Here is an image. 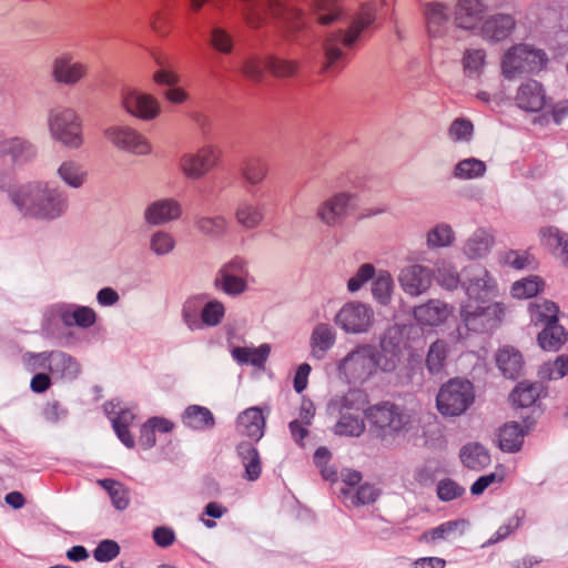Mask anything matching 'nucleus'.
I'll list each match as a JSON object with an SVG mask.
<instances>
[{
  "label": "nucleus",
  "instance_id": "nucleus-1",
  "mask_svg": "<svg viewBox=\"0 0 568 568\" xmlns=\"http://www.w3.org/2000/svg\"><path fill=\"white\" fill-rule=\"evenodd\" d=\"M402 356L399 343L393 337H382L378 346L359 343L336 363L341 378L351 385H364L378 372L393 373Z\"/></svg>",
  "mask_w": 568,
  "mask_h": 568
},
{
  "label": "nucleus",
  "instance_id": "nucleus-2",
  "mask_svg": "<svg viewBox=\"0 0 568 568\" xmlns=\"http://www.w3.org/2000/svg\"><path fill=\"white\" fill-rule=\"evenodd\" d=\"M9 196L21 215L41 222L57 221L63 217L70 207L67 191L43 180L22 184L11 191Z\"/></svg>",
  "mask_w": 568,
  "mask_h": 568
},
{
  "label": "nucleus",
  "instance_id": "nucleus-3",
  "mask_svg": "<svg viewBox=\"0 0 568 568\" xmlns=\"http://www.w3.org/2000/svg\"><path fill=\"white\" fill-rule=\"evenodd\" d=\"M376 16V3L374 1L363 2L357 12L352 17L348 30H338L328 36L323 44L325 64L324 70L333 68L338 61L345 58L342 48H352L362 31L369 27Z\"/></svg>",
  "mask_w": 568,
  "mask_h": 568
},
{
  "label": "nucleus",
  "instance_id": "nucleus-4",
  "mask_svg": "<svg viewBox=\"0 0 568 568\" xmlns=\"http://www.w3.org/2000/svg\"><path fill=\"white\" fill-rule=\"evenodd\" d=\"M548 62L546 52L527 43L510 47L503 55V75L513 80L524 73H534L542 70Z\"/></svg>",
  "mask_w": 568,
  "mask_h": 568
},
{
  "label": "nucleus",
  "instance_id": "nucleus-5",
  "mask_svg": "<svg viewBox=\"0 0 568 568\" xmlns=\"http://www.w3.org/2000/svg\"><path fill=\"white\" fill-rule=\"evenodd\" d=\"M475 400L473 384L463 378H452L439 388L436 396V407L445 417H456L464 414Z\"/></svg>",
  "mask_w": 568,
  "mask_h": 568
},
{
  "label": "nucleus",
  "instance_id": "nucleus-6",
  "mask_svg": "<svg viewBox=\"0 0 568 568\" xmlns=\"http://www.w3.org/2000/svg\"><path fill=\"white\" fill-rule=\"evenodd\" d=\"M505 315V306L499 302H466L460 307L463 326L477 334L489 333L497 328Z\"/></svg>",
  "mask_w": 568,
  "mask_h": 568
},
{
  "label": "nucleus",
  "instance_id": "nucleus-7",
  "mask_svg": "<svg viewBox=\"0 0 568 568\" xmlns=\"http://www.w3.org/2000/svg\"><path fill=\"white\" fill-rule=\"evenodd\" d=\"M48 130L51 138L69 149L83 144L81 120L71 108L55 106L48 113Z\"/></svg>",
  "mask_w": 568,
  "mask_h": 568
},
{
  "label": "nucleus",
  "instance_id": "nucleus-8",
  "mask_svg": "<svg viewBox=\"0 0 568 568\" xmlns=\"http://www.w3.org/2000/svg\"><path fill=\"white\" fill-rule=\"evenodd\" d=\"M248 262L242 256H233L215 273L213 287L227 296H240L248 288Z\"/></svg>",
  "mask_w": 568,
  "mask_h": 568
},
{
  "label": "nucleus",
  "instance_id": "nucleus-9",
  "mask_svg": "<svg viewBox=\"0 0 568 568\" xmlns=\"http://www.w3.org/2000/svg\"><path fill=\"white\" fill-rule=\"evenodd\" d=\"M462 287L470 302L484 303L498 294L495 277L481 265H470L463 270Z\"/></svg>",
  "mask_w": 568,
  "mask_h": 568
},
{
  "label": "nucleus",
  "instance_id": "nucleus-10",
  "mask_svg": "<svg viewBox=\"0 0 568 568\" xmlns=\"http://www.w3.org/2000/svg\"><path fill=\"white\" fill-rule=\"evenodd\" d=\"M357 194L342 191L332 194L316 209V217L328 227H341L356 209Z\"/></svg>",
  "mask_w": 568,
  "mask_h": 568
},
{
  "label": "nucleus",
  "instance_id": "nucleus-11",
  "mask_svg": "<svg viewBox=\"0 0 568 568\" xmlns=\"http://www.w3.org/2000/svg\"><path fill=\"white\" fill-rule=\"evenodd\" d=\"M375 313L369 304L353 301L345 303L336 313L335 324L347 334L367 333L374 323Z\"/></svg>",
  "mask_w": 568,
  "mask_h": 568
},
{
  "label": "nucleus",
  "instance_id": "nucleus-12",
  "mask_svg": "<svg viewBox=\"0 0 568 568\" xmlns=\"http://www.w3.org/2000/svg\"><path fill=\"white\" fill-rule=\"evenodd\" d=\"M369 422L384 434H395L407 430L410 415L405 408L389 402H382L365 410Z\"/></svg>",
  "mask_w": 568,
  "mask_h": 568
},
{
  "label": "nucleus",
  "instance_id": "nucleus-13",
  "mask_svg": "<svg viewBox=\"0 0 568 568\" xmlns=\"http://www.w3.org/2000/svg\"><path fill=\"white\" fill-rule=\"evenodd\" d=\"M105 139L116 149L134 155H149L152 145L149 140L128 124H112L104 130Z\"/></svg>",
  "mask_w": 568,
  "mask_h": 568
},
{
  "label": "nucleus",
  "instance_id": "nucleus-14",
  "mask_svg": "<svg viewBox=\"0 0 568 568\" xmlns=\"http://www.w3.org/2000/svg\"><path fill=\"white\" fill-rule=\"evenodd\" d=\"M420 8L427 36L432 39L444 38L452 26L450 4L439 0H430L423 2Z\"/></svg>",
  "mask_w": 568,
  "mask_h": 568
},
{
  "label": "nucleus",
  "instance_id": "nucleus-15",
  "mask_svg": "<svg viewBox=\"0 0 568 568\" xmlns=\"http://www.w3.org/2000/svg\"><path fill=\"white\" fill-rule=\"evenodd\" d=\"M219 161V151L206 145L196 152L184 153L179 161V166L187 179L197 180L213 169Z\"/></svg>",
  "mask_w": 568,
  "mask_h": 568
},
{
  "label": "nucleus",
  "instance_id": "nucleus-16",
  "mask_svg": "<svg viewBox=\"0 0 568 568\" xmlns=\"http://www.w3.org/2000/svg\"><path fill=\"white\" fill-rule=\"evenodd\" d=\"M121 105L129 114L143 121H151L160 113V104L154 97L133 88L122 90Z\"/></svg>",
  "mask_w": 568,
  "mask_h": 568
},
{
  "label": "nucleus",
  "instance_id": "nucleus-17",
  "mask_svg": "<svg viewBox=\"0 0 568 568\" xmlns=\"http://www.w3.org/2000/svg\"><path fill=\"white\" fill-rule=\"evenodd\" d=\"M434 272L420 264H410L403 267L398 274L402 290L410 296H419L432 285Z\"/></svg>",
  "mask_w": 568,
  "mask_h": 568
},
{
  "label": "nucleus",
  "instance_id": "nucleus-18",
  "mask_svg": "<svg viewBox=\"0 0 568 568\" xmlns=\"http://www.w3.org/2000/svg\"><path fill=\"white\" fill-rule=\"evenodd\" d=\"M514 101L520 110L537 113L545 108L548 98L544 85L539 81L528 79L518 87Z\"/></svg>",
  "mask_w": 568,
  "mask_h": 568
},
{
  "label": "nucleus",
  "instance_id": "nucleus-19",
  "mask_svg": "<svg viewBox=\"0 0 568 568\" xmlns=\"http://www.w3.org/2000/svg\"><path fill=\"white\" fill-rule=\"evenodd\" d=\"M37 146L23 136L0 139V159H9L13 165H23L36 159Z\"/></svg>",
  "mask_w": 568,
  "mask_h": 568
},
{
  "label": "nucleus",
  "instance_id": "nucleus-20",
  "mask_svg": "<svg viewBox=\"0 0 568 568\" xmlns=\"http://www.w3.org/2000/svg\"><path fill=\"white\" fill-rule=\"evenodd\" d=\"M36 357L42 359V366H48L51 374L61 379L73 381L80 374L79 363L64 352H42Z\"/></svg>",
  "mask_w": 568,
  "mask_h": 568
},
{
  "label": "nucleus",
  "instance_id": "nucleus-21",
  "mask_svg": "<svg viewBox=\"0 0 568 568\" xmlns=\"http://www.w3.org/2000/svg\"><path fill=\"white\" fill-rule=\"evenodd\" d=\"M516 20L509 13H495L483 21L479 34L488 42L497 43L511 36Z\"/></svg>",
  "mask_w": 568,
  "mask_h": 568
},
{
  "label": "nucleus",
  "instance_id": "nucleus-22",
  "mask_svg": "<svg viewBox=\"0 0 568 568\" xmlns=\"http://www.w3.org/2000/svg\"><path fill=\"white\" fill-rule=\"evenodd\" d=\"M487 10L483 0H458L454 22L460 29L476 30L483 23Z\"/></svg>",
  "mask_w": 568,
  "mask_h": 568
},
{
  "label": "nucleus",
  "instance_id": "nucleus-23",
  "mask_svg": "<svg viewBox=\"0 0 568 568\" xmlns=\"http://www.w3.org/2000/svg\"><path fill=\"white\" fill-rule=\"evenodd\" d=\"M182 214L179 201L172 197H163L153 201L144 210V221L149 225H164L178 220Z\"/></svg>",
  "mask_w": 568,
  "mask_h": 568
},
{
  "label": "nucleus",
  "instance_id": "nucleus-24",
  "mask_svg": "<svg viewBox=\"0 0 568 568\" xmlns=\"http://www.w3.org/2000/svg\"><path fill=\"white\" fill-rule=\"evenodd\" d=\"M51 311L57 314L61 322L68 326L89 328L97 322V313L93 308L83 305L55 304Z\"/></svg>",
  "mask_w": 568,
  "mask_h": 568
},
{
  "label": "nucleus",
  "instance_id": "nucleus-25",
  "mask_svg": "<svg viewBox=\"0 0 568 568\" xmlns=\"http://www.w3.org/2000/svg\"><path fill=\"white\" fill-rule=\"evenodd\" d=\"M494 244V231L478 227L465 240L462 251L468 260H481L490 253Z\"/></svg>",
  "mask_w": 568,
  "mask_h": 568
},
{
  "label": "nucleus",
  "instance_id": "nucleus-26",
  "mask_svg": "<svg viewBox=\"0 0 568 568\" xmlns=\"http://www.w3.org/2000/svg\"><path fill=\"white\" fill-rule=\"evenodd\" d=\"M87 73V65L74 61L69 53H63L55 58L53 62L52 74L57 82L67 85L78 83Z\"/></svg>",
  "mask_w": 568,
  "mask_h": 568
},
{
  "label": "nucleus",
  "instance_id": "nucleus-27",
  "mask_svg": "<svg viewBox=\"0 0 568 568\" xmlns=\"http://www.w3.org/2000/svg\"><path fill=\"white\" fill-rule=\"evenodd\" d=\"M265 417L260 407L253 406L242 412L236 419V430L240 435L258 442L264 435Z\"/></svg>",
  "mask_w": 568,
  "mask_h": 568
},
{
  "label": "nucleus",
  "instance_id": "nucleus-28",
  "mask_svg": "<svg viewBox=\"0 0 568 568\" xmlns=\"http://www.w3.org/2000/svg\"><path fill=\"white\" fill-rule=\"evenodd\" d=\"M414 318L422 326H438L450 315V308L440 300H429L413 311Z\"/></svg>",
  "mask_w": 568,
  "mask_h": 568
},
{
  "label": "nucleus",
  "instance_id": "nucleus-29",
  "mask_svg": "<svg viewBox=\"0 0 568 568\" xmlns=\"http://www.w3.org/2000/svg\"><path fill=\"white\" fill-rule=\"evenodd\" d=\"M336 343V331L331 324H317L310 337L311 357L316 361L325 358L327 352L333 348Z\"/></svg>",
  "mask_w": 568,
  "mask_h": 568
},
{
  "label": "nucleus",
  "instance_id": "nucleus-30",
  "mask_svg": "<svg viewBox=\"0 0 568 568\" xmlns=\"http://www.w3.org/2000/svg\"><path fill=\"white\" fill-rule=\"evenodd\" d=\"M366 396L362 390L349 389L347 393L333 397L328 403L331 414H359L364 412Z\"/></svg>",
  "mask_w": 568,
  "mask_h": 568
},
{
  "label": "nucleus",
  "instance_id": "nucleus-31",
  "mask_svg": "<svg viewBox=\"0 0 568 568\" xmlns=\"http://www.w3.org/2000/svg\"><path fill=\"white\" fill-rule=\"evenodd\" d=\"M496 363L506 378L517 379L524 373L525 362L523 355L513 346L500 348L496 355Z\"/></svg>",
  "mask_w": 568,
  "mask_h": 568
},
{
  "label": "nucleus",
  "instance_id": "nucleus-32",
  "mask_svg": "<svg viewBox=\"0 0 568 568\" xmlns=\"http://www.w3.org/2000/svg\"><path fill=\"white\" fill-rule=\"evenodd\" d=\"M55 175L58 179L70 189H81L88 180V171L85 166L74 160H63L57 168Z\"/></svg>",
  "mask_w": 568,
  "mask_h": 568
},
{
  "label": "nucleus",
  "instance_id": "nucleus-33",
  "mask_svg": "<svg viewBox=\"0 0 568 568\" xmlns=\"http://www.w3.org/2000/svg\"><path fill=\"white\" fill-rule=\"evenodd\" d=\"M547 389L540 382H520L509 395L513 405L521 408L530 407L538 398L546 396Z\"/></svg>",
  "mask_w": 568,
  "mask_h": 568
},
{
  "label": "nucleus",
  "instance_id": "nucleus-34",
  "mask_svg": "<svg viewBox=\"0 0 568 568\" xmlns=\"http://www.w3.org/2000/svg\"><path fill=\"white\" fill-rule=\"evenodd\" d=\"M236 452L244 466L243 477L248 481H255L262 473V462L257 448L248 442H241L236 446Z\"/></svg>",
  "mask_w": 568,
  "mask_h": 568
},
{
  "label": "nucleus",
  "instance_id": "nucleus-35",
  "mask_svg": "<svg viewBox=\"0 0 568 568\" xmlns=\"http://www.w3.org/2000/svg\"><path fill=\"white\" fill-rule=\"evenodd\" d=\"M270 171L268 162L261 155H250L242 160L240 172L250 185L261 184Z\"/></svg>",
  "mask_w": 568,
  "mask_h": 568
},
{
  "label": "nucleus",
  "instance_id": "nucleus-36",
  "mask_svg": "<svg viewBox=\"0 0 568 568\" xmlns=\"http://www.w3.org/2000/svg\"><path fill=\"white\" fill-rule=\"evenodd\" d=\"M526 434L519 423H506L498 430V446L505 453H517L523 447Z\"/></svg>",
  "mask_w": 568,
  "mask_h": 568
},
{
  "label": "nucleus",
  "instance_id": "nucleus-37",
  "mask_svg": "<svg viewBox=\"0 0 568 568\" xmlns=\"http://www.w3.org/2000/svg\"><path fill=\"white\" fill-rule=\"evenodd\" d=\"M182 423L193 430L204 432L215 426V418L207 407L190 405L182 414Z\"/></svg>",
  "mask_w": 568,
  "mask_h": 568
},
{
  "label": "nucleus",
  "instance_id": "nucleus-38",
  "mask_svg": "<svg viewBox=\"0 0 568 568\" xmlns=\"http://www.w3.org/2000/svg\"><path fill=\"white\" fill-rule=\"evenodd\" d=\"M568 341L567 329L559 324V321L544 326L537 335L538 345L548 352L559 351Z\"/></svg>",
  "mask_w": 568,
  "mask_h": 568
},
{
  "label": "nucleus",
  "instance_id": "nucleus-39",
  "mask_svg": "<svg viewBox=\"0 0 568 568\" xmlns=\"http://www.w3.org/2000/svg\"><path fill=\"white\" fill-rule=\"evenodd\" d=\"M206 298L207 294H195L189 296L182 304V322L192 332L202 329L201 312Z\"/></svg>",
  "mask_w": 568,
  "mask_h": 568
},
{
  "label": "nucleus",
  "instance_id": "nucleus-40",
  "mask_svg": "<svg viewBox=\"0 0 568 568\" xmlns=\"http://www.w3.org/2000/svg\"><path fill=\"white\" fill-rule=\"evenodd\" d=\"M459 457L465 467L476 471L484 469L491 462L489 452L479 443L463 446Z\"/></svg>",
  "mask_w": 568,
  "mask_h": 568
},
{
  "label": "nucleus",
  "instance_id": "nucleus-41",
  "mask_svg": "<svg viewBox=\"0 0 568 568\" xmlns=\"http://www.w3.org/2000/svg\"><path fill=\"white\" fill-rule=\"evenodd\" d=\"M542 242L554 251L564 263H568V234L555 226L540 230Z\"/></svg>",
  "mask_w": 568,
  "mask_h": 568
},
{
  "label": "nucleus",
  "instance_id": "nucleus-42",
  "mask_svg": "<svg viewBox=\"0 0 568 568\" xmlns=\"http://www.w3.org/2000/svg\"><path fill=\"white\" fill-rule=\"evenodd\" d=\"M394 281L389 272L381 270L372 281V295L374 300L383 306H387L392 301L394 291Z\"/></svg>",
  "mask_w": 568,
  "mask_h": 568
},
{
  "label": "nucleus",
  "instance_id": "nucleus-43",
  "mask_svg": "<svg viewBox=\"0 0 568 568\" xmlns=\"http://www.w3.org/2000/svg\"><path fill=\"white\" fill-rule=\"evenodd\" d=\"M487 172V165L477 158H466L458 161L453 169V176L467 181L483 178Z\"/></svg>",
  "mask_w": 568,
  "mask_h": 568
},
{
  "label": "nucleus",
  "instance_id": "nucleus-44",
  "mask_svg": "<svg viewBox=\"0 0 568 568\" xmlns=\"http://www.w3.org/2000/svg\"><path fill=\"white\" fill-rule=\"evenodd\" d=\"M530 321L535 325H548L558 320L559 307L551 301H541L529 304Z\"/></svg>",
  "mask_w": 568,
  "mask_h": 568
},
{
  "label": "nucleus",
  "instance_id": "nucleus-45",
  "mask_svg": "<svg viewBox=\"0 0 568 568\" xmlns=\"http://www.w3.org/2000/svg\"><path fill=\"white\" fill-rule=\"evenodd\" d=\"M235 217L239 224L246 230H253L257 227L264 219L263 209L248 201H242L239 203Z\"/></svg>",
  "mask_w": 568,
  "mask_h": 568
},
{
  "label": "nucleus",
  "instance_id": "nucleus-46",
  "mask_svg": "<svg viewBox=\"0 0 568 568\" xmlns=\"http://www.w3.org/2000/svg\"><path fill=\"white\" fill-rule=\"evenodd\" d=\"M194 225L201 234L219 239L226 233L229 223L222 215H197L194 217Z\"/></svg>",
  "mask_w": 568,
  "mask_h": 568
},
{
  "label": "nucleus",
  "instance_id": "nucleus-47",
  "mask_svg": "<svg viewBox=\"0 0 568 568\" xmlns=\"http://www.w3.org/2000/svg\"><path fill=\"white\" fill-rule=\"evenodd\" d=\"M334 426V433L339 436L358 437L365 430V423L359 414H341Z\"/></svg>",
  "mask_w": 568,
  "mask_h": 568
},
{
  "label": "nucleus",
  "instance_id": "nucleus-48",
  "mask_svg": "<svg viewBox=\"0 0 568 568\" xmlns=\"http://www.w3.org/2000/svg\"><path fill=\"white\" fill-rule=\"evenodd\" d=\"M466 525L467 521L465 519L445 521L437 527L426 531L422 536V540L426 542H437L447 539L457 530H459V535H462Z\"/></svg>",
  "mask_w": 568,
  "mask_h": 568
},
{
  "label": "nucleus",
  "instance_id": "nucleus-49",
  "mask_svg": "<svg viewBox=\"0 0 568 568\" xmlns=\"http://www.w3.org/2000/svg\"><path fill=\"white\" fill-rule=\"evenodd\" d=\"M448 345L443 339L435 341L428 348L426 356V367L433 375L444 371L447 358Z\"/></svg>",
  "mask_w": 568,
  "mask_h": 568
},
{
  "label": "nucleus",
  "instance_id": "nucleus-50",
  "mask_svg": "<svg viewBox=\"0 0 568 568\" xmlns=\"http://www.w3.org/2000/svg\"><path fill=\"white\" fill-rule=\"evenodd\" d=\"M225 313V305L221 301L205 300L201 312L202 328L219 326L223 322Z\"/></svg>",
  "mask_w": 568,
  "mask_h": 568
},
{
  "label": "nucleus",
  "instance_id": "nucleus-51",
  "mask_svg": "<svg viewBox=\"0 0 568 568\" xmlns=\"http://www.w3.org/2000/svg\"><path fill=\"white\" fill-rule=\"evenodd\" d=\"M455 241V232L447 223H438L427 233V246L429 248L448 247Z\"/></svg>",
  "mask_w": 568,
  "mask_h": 568
},
{
  "label": "nucleus",
  "instance_id": "nucleus-52",
  "mask_svg": "<svg viewBox=\"0 0 568 568\" xmlns=\"http://www.w3.org/2000/svg\"><path fill=\"white\" fill-rule=\"evenodd\" d=\"M544 281L537 275L525 277L513 284L511 295L516 298L534 297L544 288Z\"/></svg>",
  "mask_w": 568,
  "mask_h": 568
},
{
  "label": "nucleus",
  "instance_id": "nucleus-53",
  "mask_svg": "<svg viewBox=\"0 0 568 568\" xmlns=\"http://www.w3.org/2000/svg\"><path fill=\"white\" fill-rule=\"evenodd\" d=\"M462 62L468 78L479 77L486 63V52L484 49H467Z\"/></svg>",
  "mask_w": 568,
  "mask_h": 568
},
{
  "label": "nucleus",
  "instance_id": "nucleus-54",
  "mask_svg": "<svg viewBox=\"0 0 568 568\" xmlns=\"http://www.w3.org/2000/svg\"><path fill=\"white\" fill-rule=\"evenodd\" d=\"M176 242L174 236L163 230L155 231L150 236V251L156 256H165L174 251Z\"/></svg>",
  "mask_w": 568,
  "mask_h": 568
},
{
  "label": "nucleus",
  "instance_id": "nucleus-55",
  "mask_svg": "<svg viewBox=\"0 0 568 568\" xmlns=\"http://www.w3.org/2000/svg\"><path fill=\"white\" fill-rule=\"evenodd\" d=\"M265 70H268V58L250 55L244 58L241 64L242 73L254 82L263 80Z\"/></svg>",
  "mask_w": 568,
  "mask_h": 568
},
{
  "label": "nucleus",
  "instance_id": "nucleus-56",
  "mask_svg": "<svg viewBox=\"0 0 568 568\" xmlns=\"http://www.w3.org/2000/svg\"><path fill=\"white\" fill-rule=\"evenodd\" d=\"M99 484L109 493L112 504L116 509L123 510L129 506V494L121 483L105 478L100 479Z\"/></svg>",
  "mask_w": 568,
  "mask_h": 568
},
{
  "label": "nucleus",
  "instance_id": "nucleus-57",
  "mask_svg": "<svg viewBox=\"0 0 568 568\" xmlns=\"http://www.w3.org/2000/svg\"><path fill=\"white\" fill-rule=\"evenodd\" d=\"M567 373L568 356L560 355L554 362L544 364L538 371V376L541 379L552 381L562 378Z\"/></svg>",
  "mask_w": 568,
  "mask_h": 568
},
{
  "label": "nucleus",
  "instance_id": "nucleus-58",
  "mask_svg": "<svg viewBox=\"0 0 568 568\" xmlns=\"http://www.w3.org/2000/svg\"><path fill=\"white\" fill-rule=\"evenodd\" d=\"M376 268L371 263H364L362 264L356 273L348 278L347 281V291L349 293H356L358 292L365 284H367L369 281H373V278L376 275Z\"/></svg>",
  "mask_w": 568,
  "mask_h": 568
},
{
  "label": "nucleus",
  "instance_id": "nucleus-59",
  "mask_svg": "<svg viewBox=\"0 0 568 568\" xmlns=\"http://www.w3.org/2000/svg\"><path fill=\"white\" fill-rule=\"evenodd\" d=\"M465 491V488L452 478L440 479L436 487L438 499L445 503L460 498Z\"/></svg>",
  "mask_w": 568,
  "mask_h": 568
},
{
  "label": "nucleus",
  "instance_id": "nucleus-60",
  "mask_svg": "<svg viewBox=\"0 0 568 568\" xmlns=\"http://www.w3.org/2000/svg\"><path fill=\"white\" fill-rule=\"evenodd\" d=\"M503 263L515 270H525L535 267V258L527 251L510 250L503 255Z\"/></svg>",
  "mask_w": 568,
  "mask_h": 568
},
{
  "label": "nucleus",
  "instance_id": "nucleus-61",
  "mask_svg": "<svg viewBox=\"0 0 568 568\" xmlns=\"http://www.w3.org/2000/svg\"><path fill=\"white\" fill-rule=\"evenodd\" d=\"M525 517L524 510H517L515 515L508 518L507 523L501 525L497 531L485 542L484 546L494 545L500 540L506 539L511 532H514L520 525Z\"/></svg>",
  "mask_w": 568,
  "mask_h": 568
},
{
  "label": "nucleus",
  "instance_id": "nucleus-62",
  "mask_svg": "<svg viewBox=\"0 0 568 568\" xmlns=\"http://www.w3.org/2000/svg\"><path fill=\"white\" fill-rule=\"evenodd\" d=\"M474 132L471 121L458 118L454 120L448 129V135L454 142H468Z\"/></svg>",
  "mask_w": 568,
  "mask_h": 568
},
{
  "label": "nucleus",
  "instance_id": "nucleus-63",
  "mask_svg": "<svg viewBox=\"0 0 568 568\" xmlns=\"http://www.w3.org/2000/svg\"><path fill=\"white\" fill-rule=\"evenodd\" d=\"M436 280L442 287L449 291L456 288L458 284L462 285V278L456 268L446 263H443L437 267Z\"/></svg>",
  "mask_w": 568,
  "mask_h": 568
},
{
  "label": "nucleus",
  "instance_id": "nucleus-64",
  "mask_svg": "<svg viewBox=\"0 0 568 568\" xmlns=\"http://www.w3.org/2000/svg\"><path fill=\"white\" fill-rule=\"evenodd\" d=\"M154 59L160 68L153 75L154 81L159 84L174 85L178 82V75L169 60L161 55H155Z\"/></svg>",
  "mask_w": 568,
  "mask_h": 568
}]
</instances>
